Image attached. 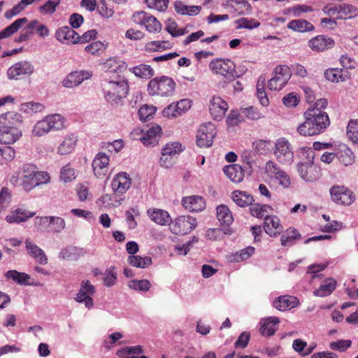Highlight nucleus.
<instances>
[{"instance_id": "nucleus-1", "label": "nucleus", "mask_w": 358, "mask_h": 358, "mask_svg": "<svg viewBox=\"0 0 358 358\" xmlns=\"http://www.w3.org/2000/svg\"><path fill=\"white\" fill-rule=\"evenodd\" d=\"M50 180V176L48 172L38 171L33 164H24L19 173L10 177V182L13 185L20 186L23 190L29 192L36 186L48 183Z\"/></svg>"}, {"instance_id": "nucleus-2", "label": "nucleus", "mask_w": 358, "mask_h": 358, "mask_svg": "<svg viewBox=\"0 0 358 358\" xmlns=\"http://www.w3.org/2000/svg\"><path fill=\"white\" fill-rule=\"evenodd\" d=\"M304 122L300 124L296 131L301 136H313L323 133L330 124L327 113H320L314 108H308L303 113Z\"/></svg>"}, {"instance_id": "nucleus-3", "label": "nucleus", "mask_w": 358, "mask_h": 358, "mask_svg": "<svg viewBox=\"0 0 358 358\" xmlns=\"http://www.w3.org/2000/svg\"><path fill=\"white\" fill-rule=\"evenodd\" d=\"M102 88L106 101L112 105L118 104L129 92L128 81L122 76L105 78Z\"/></svg>"}, {"instance_id": "nucleus-4", "label": "nucleus", "mask_w": 358, "mask_h": 358, "mask_svg": "<svg viewBox=\"0 0 358 358\" xmlns=\"http://www.w3.org/2000/svg\"><path fill=\"white\" fill-rule=\"evenodd\" d=\"M176 87L174 80L166 76L151 79L148 84V92L151 96H169L173 95Z\"/></svg>"}, {"instance_id": "nucleus-5", "label": "nucleus", "mask_w": 358, "mask_h": 358, "mask_svg": "<svg viewBox=\"0 0 358 358\" xmlns=\"http://www.w3.org/2000/svg\"><path fill=\"white\" fill-rule=\"evenodd\" d=\"M331 201L338 206H349L356 200L353 191L343 185H334L329 189Z\"/></svg>"}, {"instance_id": "nucleus-6", "label": "nucleus", "mask_w": 358, "mask_h": 358, "mask_svg": "<svg viewBox=\"0 0 358 358\" xmlns=\"http://www.w3.org/2000/svg\"><path fill=\"white\" fill-rule=\"evenodd\" d=\"M264 173L268 178L278 182L283 188H288L292 185L289 175L273 161L269 160L266 163Z\"/></svg>"}, {"instance_id": "nucleus-7", "label": "nucleus", "mask_w": 358, "mask_h": 358, "mask_svg": "<svg viewBox=\"0 0 358 358\" xmlns=\"http://www.w3.org/2000/svg\"><path fill=\"white\" fill-rule=\"evenodd\" d=\"M210 71L228 80H234L237 76L235 63L229 59H215L209 64Z\"/></svg>"}, {"instance_id": "nucleus-8", "label": "nucleus", "mask_w": 358, "mask_h": 358, "mask_svg": "<svg viewBox=\"0 0 358 358\" xmlns=\"http://www.w3.org/2000/svg\"><path fill=\"white\" fill-rule=\"evenodd\" d=\"M131 20L135 24L144 27L149 33L157 34L162 29L161 22L155 16L143 10L134 13Z\"/></svg>"}, {"instance_id": "nucleus-9", "label": "nucleus", "mask_w": 358, "mask_h": 358, "mask_svg": "<svg viewBox=\"0 0 358 358\" xmlns=\"http://www.w3.org/2000/svg\"><path fill=\"white\" fill-rule=\"evenodd\" d=\"M273 155L281 164H291L294 162V152L290 143L285 138L276 140L273 147Z\"/></svg>"}, {"instance_id": "nucleus-10", "label": "nucleus", "mask_w": 358, "mask_h": 358, "mask_svg": "<svg viewBox=\"0 0 358 358\" xmlns=\"http://www.w3.org/2000/svg\"><path fill=\"white\" fill-rule=\"evenodd\" d=\"M291 76V70L288 66H276L273 70V76L268 82V88L272 91L281 90L287 85Z\"/></svg>"}, {"instance_id": "nucleus-11", "label": "nucleus", "mask_w": 358, "mask_h": 358, "mask_svg": "<svg viewBox=\"0 0 358 358\" xmlns=\"http://www.w3.org/2000/svg\"><path fill=\"white\" fill-rule=\"evenodd\" d=\"M36 32L38 37L45 38L50 34L48 27L41 24L37 20L29 22L27 25L22 30L18 37L15 38V42L22 43L28 41L31 36Z\"/></svg>"}, {"instance_id": "nucleus-12", "label": "nucleus", "mask_w": 358, "mask_h": 358, "mask_svg": "<svg viewBox=\"0 0 358 358\" xmlns=\"http://www.w3.org/2000/svg\"><path fill=\"white\" fill-rule=\"evenodd\" d=\"M197 225L196 219L189 215H182L176 217L169 224L172 233L185 235L190 233Z\"/></svg>"}, {"instance_id": "nucleus-13", "label": "nucleus", "mask_w": 358, "mask_h": 358, "mask_svg": "<svg viewBox=\"0 0 358 358\" xmlns=\"http://www.w3.org/2000/svg\"><path fill=\"white\" fill-rule=\"evenodd\" d=\"M215 135L216 128L213 123L202 124L197 131L196 145L200 148L211 146Z\"/></svg>"}, {"instance_id": "nucleus-14", "label": "nucleus", "mask_w": 358, "mask_h": 358, "mask_svg": "<svg viewBox=\"0 0 358 358\" xmlns=\"http://www.w3.org/2000/svg\"><path fill=\"white\" fill-rule=\"evenodd\" d=\"M229 108L227 102L222 97L213 96L209 102L208 109L211 117L220 121L222 120Z\"/></svg>"}, {"instance_id": "nucleus-15", "label": "nucleus", "mask_w": 358, "mask_h": 358, "mask_svg": "<svg viewBox=\"0 0 358 358\" xmlns=\"http://www.w3.org/2000/svg\"><path fill=\"white\" fill-rule=\"evenodd\" d=\"M95 287L89 280H83L75 299L78 302L85 303L87 308H91L94 306L92 296L95 294Z\"/></svg>"}, {"instance_id": "nucleus-16", "label": "nucleus", "mask_w": 358, "mask_h": 358, "mask_svg": "<svg viewBox=\"0 0 358 358\" xmlns=\"http://www.w3.org/2000/svg\"><path fill=\"white\" fill-rule=\"evenodd\" d=\"M191 106L192 101L190 99H182L166 107L163 110V115L167 117H176L186 113Z\"/></svg>"}, {"instance_id": "nucleus-17", "label": "nucleus", "mask_w": 358, "mask_h": 358, "mask_svg": "<svg viewBox=\"0 0 358 358\" xmlns=\"http://www.w3.org/2000/svg\"><path fill=\"white\" fill-rule=\"evenodd\" d=\"M327 267V264H314L308 267L307 272L304 276L303 281L308 282L309 287L307 289H310L312 287L316 286L323 278V275L320 272L324 271Z\"/></svg>"}, {"instance_id": "nucleus-18", "label": "nucleus", "mask_w": 358, "mask_h": 358, "mask_svg": "<svg viewBox=\"0 0 358 358\" xmlns=\"http://www.w3.org/2000/svg\"><path fill=\"white\" fill-rule=\"evenodd\" d=\"M298 171L301 178L308 182L316 181L322 176L321 169L313 163L298 164Z\"/></svg>"}, {"instance_id": "nucleus-19", "label": "nucleus", "mask_w": 358, "mask_h": 358, "mask_svg": "<svg viewBox=\"0 0 358 358\" xmlns=\"http://www.w3.org/2000/svg\"><path fill=\"white\" fill-rule=\"evenodd\" d=\"M131 185V179L126 172H120L115 176L111 182L113 192L122 195Z\"/></svg>"}, {"instance_id": "nucleus-20", "label": "nucleus", "mask_w": 358, "mask_h": 358, "mask_svg": "<svg viewBox=\"0 0 358 358\" xmlns=\"http://www.w3.org/2000/svg\"><path fill=\"white\" fill-rule=\"evenodd\" d=\"M34 72V67L28 62H17L11 66L7 71L9 79H19L22 76L31 75Z\"/></svg>"}, {"instance_id": "nucleus-21", "label": "nucleus", "mask_w": 358, "mask_h": 358, "mask_svg": "<svg viewBox=\"0 0 358 358\" xmlns=\"http://www.w3.org/2000/svg\"><path fill=\"white\" fill-rule=\"evenodd\" d=\"M22 123V116L17 112L7 111L0 115V127L20 128Z\"/></svg>"}, {"instance_id": "nucleus-22", "label": "nucleus", "mask_w": 358, "mask_h": 358, "mask_svg": "<svg viewBox=\"0 0 358 358\" xmlns=\"http://www.w3.org/2000/svg\"><path fill=\"white\" fill-rule=\"evenodd\" d=\"M264 229L270 236L275 237L283 231L280 219L275 215H266L264 218Z\"/></svg>"}, {"instance_id": "nucleus-23", "label": "nucleus", "mask_w": 358, "mask_h": 358, "mask_svg": "<svg viewBox=\"0 0 358 358\" xmlns=\"http://www.w3.org/2000/svg\"><path fill=\"white\" fill-rule=\"evenodd\" d=\"M109 157L104 153H98L92 162L94 174L99 178L104 177L108 172Z\"/></svg>"}, {"instance_id": "nucleus-24", "label": "nucleus", "mask_w": 358, "mask_h": 358, "mask_svg": "<svg viewBox=\"0 0 358 358\" xmlns=\"http://www.w3.org/2000/svg\"><path fill=\"white\" fill-rule=\"evenodd\" d=\"M22 133L20 128L0 127V144L12 145L22 137Z\"/></svg>"}, {"instance_id": "nucleus-25", "label": "nucleus", "mask_w": 358, "mask_h": 358, "mask_svg": "<svg viewBox=\"0 0 358 358\" xmlns=\"http://www.w3.org/2000/svg\"><path fill=\"white\" fill-rule=\"evenodd\" d=\"M183 207L189 212H198L203 210L206 207V202L201 196H185L182 200Z\"/></svg>"}, {"instance_id": "nucleus-26", "label": "nucleus", "mask_w": 358, "mask_h": 358, "mask_svg": "<svg viewBox=\"0 0 358 358\" xmlns=\"http://www.w3.org/2000/svg\"><path fill=\"white\" fill-rule=\"evenodd\" d=\"M334 41L331 38H327L320 35L309 41V47L315 52H323L332 48L334 46Z\"/></svg>"}, {"instance_id": "nucleus-27", "label": "nucleus", "mask_w": 358, "mask_h": 358, "mask_svg": "<svg viewBox=\"0 0 358 358\" xmlns=\"http://www.w3.org/2000/svg\"><path fill=\"white\" fill-rule=\"evenodd\" d=\"M92 77L91 72L80 71L69 73L63 80V85L66 87H73L80 85L83 80Z\"/></svg>"}, {"instance_id": "nucleus-28", "label": "nucleus", "mask_w": 358, "mask_h": 358, "mask_svg": "<svg viewBox=\"0 0 358 358\" xmlns=\"http://www.w3.org/2000/svg\"><path fill=\"white\" fill-rule=\"evenodd\" d=\"M35 212H31L26 209L19 208L10 211L6 217V220L9 224L20 223L26 222L27 220L35 216Z\"/></svg>"}, {"instance_id": "nucleus-29", "label": "nucleus", "mask_w": 358, "mask_h": 358, "mask_svg": "<svg viewBox=\"0 0 358 358\" xmlns=\"http://www.w3.org/2000/svg\"><path fill=\"white\" fill-rule=\"evenodd\" d=\"M55 36L58 41L66 44H76L78 34L69 27H63L57 29Z\"/></svg>"}, {"instance_id": "nucleus-30", "label": "nucleus", "mask_w": 358, "mask_h": 358, "mask_svg": "<svg viewBox=\"0 0 358 358\" xmlns=\"http://www.w3.org/2000/svg\"><path fill=\"white\" fill-rule=\"evenodd\" d=\"M161 134L162 128L159 125H152L143 133L141 141L145 145H155L157 143Z\"/></svg>"}, {"instance_id": "nucleus-31", "label": "nucleus", "mask_w": 358, "mask_h": 358, "mask_svg": "<svg viewBox=\"0 0 358 358\" xmlns=\"http://www.w3.org/2000/svg\"><path fill=\"white\" fill-rule=\"evenodd\" d=\"M78 139L73 134H67L57 148V152L61 155L71 153L76 145Z\"/></svg>"}, {"instance_id": "nucleus-32", "label": "nucleus", "mask_w": 358, "mask_h": 358, "mask_svg": "<svg viewBox=\"0 0 358 358\" xmlns=\"http://www.w3.org/2000/svg\"><path fill=\"white\" fill-rule=\"evenodd\" d=\"M299 305V300L296 297L293 296H282L275 299L273 306L275 308L280 310H290L296 307Z\"/></svg>"}, {"instance_id": "nucleus-33", "label": "nucleus", "mask_w": 358, "mask_h": 358, "mask_svg": "<svg viewBox=\"0 0 358 358\" xmlns=\"http://www.w3.org/2000/svg\"><path fill=\"white\" fill-rule=\"evenodd\" d=\"M120 196L122 195L114 192L113 194H106L97 200L96 203L105 208L117 207L120 205L121 201L123 200Z\"/></svg>"}, {"instance_id": "nucleus-34", "label": "nucleus", "mask_w": 358, "mask_h": 358, "mask_svg": "<svg viewBox=\"0 0 358 358\" xmlns=\"http://www.w3.org/2000/svg\"><path fill=\"white\" fill-rule=\"evenodd\" d=\"M280 322L276 317H269L263 319L261 322L260 334L264 336H270L275 334L277 325Z\"/></svg>"}, {"instance_id": "nucleus-35", "label": "nucleus", "mask_w": 358, "mask_h": 358, "mask_svg": "<svg viewBox=\"0 0 358 358\" xmlns=\"http://www.w3.org/2000/svg\"><path fill=\"white\" fill-rule=\"evenodd\" d=\"M25 246L29 255L34 257L38 263L41 264H47L48 258L45 254L36 244L29 240H27Z\"/></svg>"}, {"instance_id": "nucleus-36", "label": "nucleus", "mask_w": 358, "mask_h": 358, "mask_svg": "<svg viewBox=\"0 0 358 358\" xmlns=\"http://www.w3.org/2000/svg\"><path fill=\"white\" fill-rule=\"evenodd\" d=\"M223 171L227 177L234 182H240L244 178V171L241 166L234 164L226 166Z\"/></svg>"}, {"instance_id": "nucleus-37", "label": "nucleus", "mask_w": 358, "mask_h": 358, "mask_svg": "<svg viewBox=\"0 0 358 358\" xmlns=\"http://www.w3.org/2000/svg\"><path fill=\"white\" fill-rule=\"evenodd\" d=\"M127 64L125 62L114 59H110L104 64V68L106 69V78L112 76L114 78L115 76L112 75L113 73H119L124 71L127 69Z\"/></svg>"}, {"instance_id": "nucleus-38", "label": "nucleus", "mask_w": 358, "mask_h": 358, "mask_svg": "<svg viewBox=\"0 0 358 358\" xmlns=\"http://www.w3.org/2000/svg\"><path fill=\"white\" fill-rule=\"evenodd\" d=\"M148 214L151 220L160 225L171 223V217L166 210L157 208L149 209Z\"/></svg>"}, {"instance_id": "nucleus-39", "label": "nucleus", "mask_w": 358, "mask_h": 358, "mask_svg": "<svg viewBox=\"0 0 358 358\" xmlns=\"http://www.w3.org/2000/svg\"><path fill=\"white\" fill-rule=\"evenodd\" d=\"M27 22L28 19L27 17L17 19L9 26L6 27L0 31V40L10 37L17 33L20 29Z\"/></svg>"}, {"instance_id": "nucleus-40", "label": "nucleus", "mask_w": 358, "mask_h": 358, "mask_svg": "<svg viewBox=\"0 0 358 358\" xmlns=\"http://www.w3.org/2000/svg\"><path fill=\"white\" fill-rule=\"evenodd\" d=\"M173 47V44L169 41H152L145 43L144 50L147 52H162L170 50Z\"/></svg>"}, {"instance_id": "nucleus-41", "label": "nucleus", "mask_w": 358, "mask_h": 358, "mask_svg": "<svg viewBox=\"0 0 358 358\" xmlns=\"http://www.w3.org/2000/svg\"><path fill=\"white\" fill-rule=\"evenodd\" d=\"M301 234L294 228L287 229L280 237L281 245L284 247H290L301 239Z\"/></svg>"}, {"instance_id": "nucleus-42", "label": "nucleus", "mask_w": 358, "mask_h": 358, "mask_svg": "<svg viewBox=\"0 0 358 358\" xmlns=\"http://www.w3.org/2000/svg\"><path fill=\"white\" fill-rule=\"evenodd\" d=\"M337 282L334 278H327L324 280L319 287L313 292L315 296H326L331 294L336 289Z\"/></svg>"}, {"instance_id": "nucleus-43", "label": "nucleus", "mask_w": 358, "mask_h": 358, "mask_svg": "<svg viewBox=\"0 0 358 358\" xmlns=\"http://www.w3.org/2000/svg\"><path fill=\"white\" fill-rule=\"evenodd\" d=\"M143 353V349L141 345L127 346L117 351L120 358H138Z\"/></svg>"}, {"instance_id": "nucleus-44", "label": "nucleus", "mask_w": 358, "mask_h": 358, "mask_svg": "<svg viewBox=\"0 0 358 358\" xmlns=\"http://www.w3.org/2000/svg\"><path fill=\"white\" fill-rule=\"evenodd\" d=\"M106 48L107 43H104L100 41H96L87 45L84 50L87 55L99 57L105 52Z\"/></svg>"}, {"instance_id": "nucleus-45", "label": "nucleus", "mask_w": 358, "mask_h": 358, "mask_svg": "<svg viewBox=\"0 0 358 358\" xmlns=\"http://www.w3.org/2000/svg\"><path fill=\"white\" fill-rule=\"evenodd\" d=\"M232 199L241 207L252 205L254 201L253 196L251 194L240 190H235L232 192Z\"/></svg>"}, {"instance_id": "nucleus-46", "label": "nucleus", "mask_w": 358, "mask_h": 358, "mask_svg": "<svg viewBox=\"0 0 358 358\" xmlns=\"http://www.w3.org/2000/svg\"><path fill=\"white\" fill-rule=\"evenodd\" d=\"M287 27L288 29L298 32L309 31L314 29V26L304 19L292 20Z\"/></svg>"}, {"instance_id": "nucleus-47", "label": "nucleus", "mask_w": 358, "mask_h": 358, "mask_svg": "<svg viewBox=\"0 0 358 358\" xmlns=\"http://www.w3.org/2000/svg\"><path fill=\"white\" fill-rule=\"evenodd\" d=\"M176 11L180 15H196L199 14L201 10V7L199 6H187L182 1H177L174 3Z\"/></svg>"}, {"instance_id": "nucleus-48", "label": "nucleus", "mask_w": 358, "mask_h": 358, "mask_svg": "<svg viewBox=\"0 0 358 358\" xmlns=\"http://www.w3.org/2000/svg\"><path fill=\"white\" fill-rule=\"evenodd\" d=\"M136 76L148 79L155 74L154 69L148 64H141L129 69Z\"/></svg>"}, {"instance_id": "nucleus-49", "label": "nucleus", "mask_w": 358, "mask_h": 358, "mask_svg": "<svg viewBox=\"0 0 358 358\" xmlns=\"http://www.w3.org/2000/svg\"><path fill=\"white\" fill-rule=\"evenodd\" d=\"M324 76L332 83L343 82L348 78L347 73H343V70L338 68L327 69L324 72Z\"/></svg>"}, {"instance_id": "nucleus-50", "label": "nucleus", "mask_w": 358, "mask_h": 358, "mask_svg": "<svg viewBox=\"0 0 358 358\" xmlns=\"http://www.w3.org/2000/svg\"><path fill=\"white\" fill-rule=\"evenodd\" d=\"M217 217L221 224L227 226L230 225L234 221L229 208L225 205H220L217 207Z\"/></svg>"}, {"instance_id": "nucleus-51", "label": "nucleus", "mask_w": 358, "mask_h": 358, "mask_svg": "<svg viewBox=\"0 0 358 358\" xmlns=\"http://www.w3.org/2000/svg\"><path fill=\"white\" fill-rule=\"evenodd\" d=\"M358 15V9L350 4H341L338 6V19H348Z\"/></svg>"}, {"instance_id": "nucleus-52", "label": "nucleus", "mask_w": 358, "mask_h": 358, "mask_svg": "<svg viewBox=\"0 0 358 358\" xmlns=\"http://www.w3.org/2000/svg\"><path fill=\"white\" fill-rule=\"evenodd\" d=\"M236 24V28L237 29H253L258 28L261 23L256 19L254 18H248V17H241L236 20L234 22Z\"/></svg>"}, {"instance_id": "nucleus-53", "label": "nucleus", "mask_w": 358, "mask_h": 358, "mask_svg": "<svg viewBox=\"0 0 358 358\" xmlns=\"http://www.w3.org/2000/svg\"><path fill=\"white\" fill-rule=\"evenodd\" d=\"M44 106L38 102H26L20 105V110L29 115L43 111Z\"/></svg>"}, {"instance_id": "nucleus-54", "label": "nucleus", "mask_w": 358, "mask_h": 358, "mask_svg": "<svg viewBox=\"0 0 358 358\" xmlns=\"http://www.w3.org/2000/svg\"><path fill=\"white\" fill-rule=\"evenodd\" d=\"M313 9L311 6L301 4L287 8L283 10V13L287 15L299 17L303 13L311 12Z\"/></svg>"}, {"instance_id": "nucleus-55", "label": "nucleus", "mask_w": 358, "mask_h": 358, "mask_svg": "<svg viewBox=\"0 0 358 358\" xmlns=\"http://www.w3.org/2000/svg\"><path fill=\"white\" fill-rule=\"evenodd\" d=\"M128 262L132 266L144 268L152 264V259L149 257H142L138 255H130L128 257Z\"/></svg>"}, {"instance_id": "nucleus-56", "label": "nucleus", "mask_w": 358, "mask_h": 358, "mask_svg": "<svg viewBox=\"0 0 358 358\" xmlns=\"http://www.w3.org/2000/svg\"><path fill=\"white\" fill-rule=\"evenodd\" d=\"M6 277L8 279H12L13 281L20 285H28V280L30 278L28 274L18 272L16 270L8 271L6 273Z\"/></svg>"}, {"instance_id": "nucleus-57", "label": "nucleus", "mask_w": 358, "mask_h": 358, "mask_svg": "<svg viewBox=\"0 0 358 358\" xmlns=\"http://www.w3.org/2000/svg\"><path fill=\"white\" fill-rule=\"evenodd\" d=\"M50 130H59L64 127V118L59 114L47 115Z\"/></svg>"}, {"instance_id": "nucleus-58", "label": "nucleus", "mask_w": 358, "mask_h": 358, "mask_svg": "<svg viewBox=\"0 0 358 358\" xmlns=\"http://www.w3.org/2000/svg\"><path fill=\"white\" fill-rule=\"evenodd\" d=\"M15 157V150L10 146H6L0 148V164H8L12 162Z\"/></svg>"}, {"instance_id": "nucleus-59", "label": "nucleus", "mask_w": 358, "mask_h": 358, "mask_svg": "<svg viewBox=\"0 0 358 358\" xmlns=\"http://www.w3.org/2000/svg\"><path fill=\"white\" fill-rule=\"evenodd\" d=\"M338 159L345 166L351 165L355 162V156L352 151L347 147L340 150Z\"/></svg>"}, {"instance_id": "nucleus-60", "label": "nucleus", "mask_w": 358, "mask_h": 358, "mask_svg": "<svg viewBox=\"0 0 358 358\" xmlns=\"http://www.w3.org/2000/svg\"><path fill=\"white\" fill-rule=\"evenodd\" d=\"M252 148L259 155H266L271 150V142L269 140L257 139L252 143Z\"/></svg>"}, {"instance_id": "nucleus-61", "label": "nucleus", "mask_w": 358, "mask_h": 358, "mask_svg": "<svg viewBox=\"0 0 358 358\" xmlns=\"http://www.w3.org/2000/svg\"><path fill=\"white\" fill-rule=\"evenodd\" d=\"M50 131L46 117L38 121L34 125L32 133L35 136H42Z\"/></svg>"}, {"instance_id": "nucleus-62", "label": "nucleus", "mask_w": 358, "mask_h": 358, "mask_svg": "<svg viewBox=\"0 0 358 358\" xmlns=\"http://www.w3.org/2000/svg\"><path fill=\"white\" fill-rule=\"evenodd\" d=\"M271 210V207L268 205H261L255 203L251 206L250 210L252 216L258 218H262L268 215V210Z\"/></svg>"}, {"instance_id": "nucleus-63", "label": "nucleus", "mask_w": 358, "mask_h": 358, "mask_svg": "<svg viewBox=\"0 0 358 358\" xmlns=\"http://www.w3.org/2000/svg\"><path fill=\"white\" fill-rule=\"evenodd\" d=\"M117 279V272L113 266L107 268L103 276V285L106 287H111L116 284Z\"/></svg>"}, {"instance_id": "nucleus-64", "label": "nucleus", "mask_w": 358, "mask_h": 358, "mask_svg": "<svg viewBox=\"0 0 358 358\" xmlns=\"http://www.w3.org/2000/svg\"><path fill=\"white\" fill-rule=\"evenodd\" d=\"M347 134L354 143H358V120H351L347 127Z\"/></svg>"}]
</instances>
